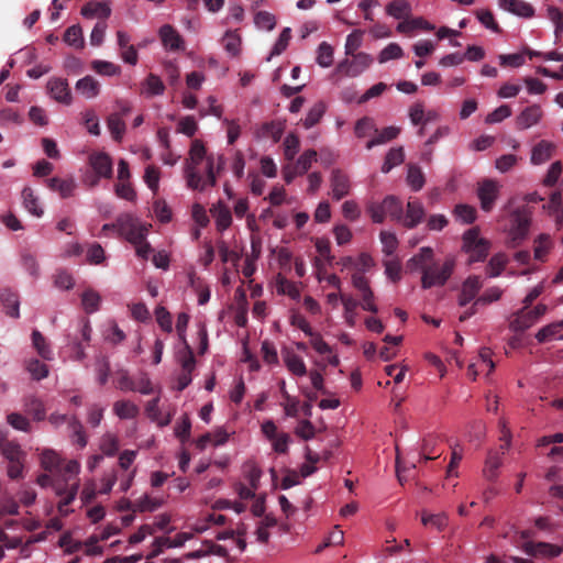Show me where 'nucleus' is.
Wrapping results in <instances>:
<instances>
[{
	"label": "nucleus",
	"mask_w": 563,
	"mask_h": 563,
	"mask_svg": "<svg viewBox=\"0 0 563 563\" xmlns=\"http://www.w3.org/2000/svg\"><path fill=\"white\" fill-rule=\"evenodd\" d=\"M47 186L53 191H58L62 198L70 197L76 188L74 179L53 177L47 180Z\"/></svg>",
	"instance_id": "obj_25"
},
{
	"label": "nucleus",
	"mask_w": 563,
	"mask_h": 563,
	"mask_svg": "<svg viewBox=\"0 0 563 563\" xmlns=\"http://www.w3.org/2000/svg\"><path fill=\"white\" fill-rule=\"evenodd\" d=\"M352 59H344L336 66V73L349 77H356L369 67L373 59L368 54L358 53L352 55Z\"/></svg>",
	"instance_id": "obj_6"
},
{
	"label": "nucleus",
	"mask_w": 563,
	"mask_h": 563,
	"mask_svg": "<svg viewBox=\"0 0 563 563\" xmlns=\"http://www.w3.org/2000/svg\"><path fill=\"white\" fill-rule=\"evenodd\" d=\"M113 411L120 419H133L139 415V407L130 400H118L113 404Z\"/></svg>",
	"instance_id": "obj_30"
},
{
	"label": "nucleus",
	"mask_w": 563,
	"mask_h": 563,
	"mask_svg": "<svg viewBox=\"0 0 563 563\" xmlns=\"http://www.w3.org/2000/svg\"><path fill=\"white\" fill-rule=\"evenodd\" d=\"M455 262L453 258H446L442 265L431 263L422 266L421 284L422 288L429 289L434 286H443L451 277Z\"/></svg>",
	"instance_id": "obj_2"
},
{
	"label": "nucleus",
	"mask_w": 563,
	"mask_h": 563,
	"mask_svg": "<svg viewBox=\"0 0 563 563\" xmlns=\"http://www.w3.org/2000/svg\"><path fill=\"white\" fill-rule=\"evenodd\" d=\"M507 264V257L504 254L494 255L487 266V273L490 277H497Z\"/></svg>",
	"instance_id": "obj_63"
},
{
	"label": "nucleus",
	"mask_w": 563,
	"mask_h": 563,
	"mask_svg": "<svg viewBox=\"0 0 563 563\" xmlns=\"http://www.w3.org/2000/svg\"><path fill=\"white\" fill-rule=\"evenodd\" d=\"M400 129L397 126H387L384 128L380 132H378L377 136L369 140L366 143V148L372 150L376 145L384 144L389 142L398 136Z\"/></svg>",
	"instance_id": "obj_34"
},
{
	"label": "nucleus",
	"mask_w": 563,
	"mask_h": 563,
	"mask_svg": "<svg viewBox=\"0 0 563 563\" xmlns=\"http://www.w3.org/2000/svg\"><path fill=\"white\" fill-rule=\"evenodd\" d=\"M386 12L395 19L400 20L410 14L411 8L406 0H394L387 4Z\"/></svg>",
	"instance_id": "obj_37"
},
{
	"label": "nucleus",
	"mask_w": 563,
	"mask_h": 563,
	"mask_svg": "<svg viewBox=\"0 0 563 563\" xmlns=\"http://www.w3.org/2000/svg\"><path fill=\"white\" fill-rule=\"evenodd\" d=\"M284 361H285L287 368L294 375L303 376L307 374L306 364L299 355H297L292 352H287L286 355L284 356Z\"/></svg>",
	"instance_id": "obj_35"
},
{
	"label": "nucleus",
	"mask_w": 563,
	"mask_h": 563,
	"mask_svg": "<svg viewBox=\"0 0 563 563\" xmlns=\"http://www.w3.org/2000/svg\"><path fill=\"white\" fill-rule=\"evenodd\" d=\"M100 296L95 290H86L81 296V302L87 313H92L99 309Z\"/></svg>",
	"instance_id": "obj_51"
},
{
	"label": "nucleus",
	"mask_w": 563,
	"mask_h": 563,
	"mask_svg": "<svg viewBox=\"0 0 563 563\" xmlns=\"http://www.w3.org/2000/svg\"><path fill=\"white\" fill-rule=\"evenodd\" d=\"M100 450L107 456H113L119 451V440L112 433H106L101 438Z\"/></svg>",
	"instance_id": "obj_53"
},
{
	"label": "nucleus",
	"mask_w": 563,
	"mask_h": 563,
	"mask_svg": "<svg viewBox=\"0 0 563 563\" xmlns=\"http://www.w3.org/2000/svg\"><path fill=\"white\" fill-rule=\"evenodd\" d=\"M562 330L563 329L560 322L551 323L540 329L536 334V339L540 343H544L551 339H559V335Z\"/></svg>",
	"instance_id": "obj_49"
},
{
	"label": "nucleus",
	"mask_w": 563,
	"mask_h": 563,
	"mask_svg": "<svg viewBox=\"0 0 563 563\" xmlns=\"http://www.w3.org/2000/svg\"><path fill=\"white\" fill-rule=\"evenodd\" d=\"M404 159L405 153L401 146L390 148L385 156V161L382 165V172L384 174L389 173L394 167L400 165Z\"/></svg>",
	"instance_id": "obj_29"
},
{
	"label": "nucleus",
	"mask_w": 563,
	"mask_h": 563,
	"mask_svg": "<svg viewBox=\"0 0 563 563\" xmlns=\"http://www.w3.org/2000/svg\"><path fill=\"white\" fill-rule=\"evenodd\" d=\"M421 521L424 526H432L437 530L442 531L448 526V517L444 512L428 515L426 512L422 514Z\"/></svg>",
	"instance_id": "obj_54"
},
{
	"label": "nucleus",
	"mask_w": 563,
	"mask_h": 563,
	"mask_svg": "<svg viewBox=\"0 0 563 563\" xmlns=\"http://www.w3.org/2000/svg\"><path fill=\"white\" fill-rule=\"evenodd\" d=\"M161 505H162V500L152 498L148 495H144L141 498H139L137 500H135L133 503V506L129 507V509H132V511H140V512L154 511L155 509L161 507Z\"/></svg>",
	"instance_id": "obj_40"
},
{
	"label": "nucleus",
	"mask_w": 563,
	"mask_h": 563,
	"mask_svg": "<svg viewBox=\"0 0 563 563\" xmlns=\"http://www.w3.org/2000/svg\"><path fill=\"white\" fill-rule=\"evenodd\" d=\"M340 300L344 307V319L349 327L355 325L356 308L360 305L358 301L351 296L341 294Z\"/></svg>",
	"instance_id": "obj_36"
},
{
	"label": "nucleus",
	"mask_w": 563,
	"mask_h": 563,
	"mask_svg": "<svg viewBox=\"0 0 563 563\" xmlns=\"http://www.w3.org/2000/svg\"><path fill=\"white\" fill-rule=\"evenodd\" d=\"M8 423L15 430L29 432L31 423L26 417L18 412H11L7 417Z\"/></svg>",
	"instance_id": "obj_60"
},
{
	"label": "nucleus",
	"mask_w": 563,
	"mask_h": 563,
	"mask_svg": "<svg viewBox=\"0 0 563 563\" xmlns=\"http://www.w3.org/2000/svg\"><path fill=\"white\" fill-rule=\"evenodd\" d=\"M64 41L75 48L84 46L82 30L79 25L69 26L64 34Z\"/></svg>",
	"instance_id": "obj_48"
},
{
	"label": "nucleus",
	"mask_w": 563,
	"mask_h": 563,
	"mask_svg": "<svg viewBox=\"0 0 563 563\" xmlns=\"http://www.w3.org/2000/svg\"><path fill=\"white\" fill-rule=\"evenodd\" d=\"M145 233L146 229L144 227H133L130 232V240L137 245L136 254L143 258H146L152 251L151 245L144 241Z\"/></svg>",
	"instance_id": "obj_22"
},
{
	"label": "nucleus",
	"mask_w": 563,
	"mask_h": 563,
	"mask_svg": "<svg viewBox=\"0 0 563 563\" xmlns=\"http://www.w3.org/2000/svg\"><path fill=\"white\" fill-rule=\"evenodd\" d=\"M89 164L97 174V177L90 184L91 186L97 185L98 177L110 178L112 176V162L108 154L103 152L91 154Z\"/></svg>",
	"instance_id": "obj_10"
},
{
	"label": "nucleus",
	"mask_w": 563,
	"mask_h": 563,
	"mask_svg": "<svg viewBox=\"0 0 563 563\" xmlns=\"http://www.w3.org/2000/svg\"><path fill=\"white\" fill-rule=\"evenodd\" d=\"M211 213L216 219L217 229L220 231L227 230L232 223V216L230 209L223 203H218L211 209Z\"/></svg>",
	"instance_id": "obj_28"
},
{
	"label": "nucleus",
	"mask_w": 563,
	"mask_h": 563,
	"mask_svg": "<svg viewBox=\"0 0 563 563\" xmlns=\"http://www.w3.org/2000/svg\"><path fill=\"white\" fill-rule=\"evenodd\" d=\"M276 289H277L278 294L287 295L291 299L300 298L299 287L294 282L288 280L286 277L282 276L280 274L277 276V279H276Z\"/></svg>",
	"instance_id": "obj_33"
},
{
	"label": "nucleus",
	"mask_w": 563,
	"mask_h": 563,
	"mask_svg": "<svg viewBox=\"0 0 563 563\" xmlns=\"http://www.w3.org/2000/svg\"><path fill=\"white\" fill-rule=\"evenodd\" d=\"M534 258L545 261L551 247L552 241L549 234H540L534 241Z\"/></svg>",
	"instance_id": "obj_38"
},
{
	"label": "nucleus",
	"mask_w": 563,
	"mask_h": 563,
	"mask_svg": "<svg viewBox=\"0 0 563 563\" xmlns=\"http://www.w3.org/2000/svg\"><path fill=\"white\" fill-rule=\"evenodd\" d=\"M530 227V220L523 214H516L514 218V224L510 230V235L514 242L522 241L528 234Z\"/></svg>",
	"instance_id": "obj_27"
},
{
	"label": "nucleus",
	"mask_w": 563,
	"mask_h": 563,
	"mask_svg": "<svg viewBox=\"0 0 563 563\" xmlns=\"http://www.w3.org/2000/svg\"><path fill=\"white\" fill-rule=\"evenodd\" d=\"M330 183L332 189V198L334 200L339 201L349 195L350 179L342 170H332Z\"/></svg>",
	"instance_id": "obj_12"
},
{
	"label": "nucleus",
	"mask_w": 563,
	"mask_h": 563,
	"mask_svg": "<svg viewBox=\"0 0 563 563\" xmlns=\"http://www.w3.org/2000/svg\"><path fill=\"white\" fill-rule=\"evenodd\" d=\"M522 549L528 555L541 559L556 558L563 552V548L561 545L548 542L526 541L522 544Z\"/></svg>",
	"instance_id": "obj_8"
},
{
	"label": "nucleus",
	"mask_w": 563,
	"mask_h": 563,
	"mask_svg": "<svg viewBox=\"0 0 563 563\" xmlns=\"http://www.w3.org/2000/svg\"><path fill=\"white\" fill-rule=\"evenodd\" d=\"M440 456L435 450V440L432 438H424L421 444V454L419 463H426L429 460H434Z\"/></svg>",
	"instance_id": "obj_52"
},
{
	"label": "nucleus",
	"mask_w": 563,
	"mask_h": 563,
	"mask_svg": "<svg viewBox=\"0 0 563 563\" xmlns=\"http://www.w3.org/2000/svg\"><path fill=\"white\" fill-rule=\"evenodd\" d=\"M371 131L378 132L372 118L364 117L356 121L354 133L358 139L365 137Z\"/></svg>",
	"instance_id": "obj_58"
},
{
	"label": "nucleus",
	"mask_w": 563,
	"mask_h": 563,
	"mask_svg": "<svg viewBox=\"0 0 563 563\" xmlns=\"http://www.w3.org/2000/svg\"><path fill=\"white\" fill-rule=\"evenodd\" d=\"M463 247L470 254L471 262H483L489 252V242L479 238L477 228L467 230L463 235Z\"/></svg>",
	"instance_id": "obj_4"
},
{
	"label": "nucleus",
	"mask_w": 563,
	"mask_h": 563,
	"mask_svg": "<svg viewBox=\"0 0 563 563\" xmlns=\"http://www.w3.org/2000/svg\"><path fill=\"white\" fill-rule=\"evenodd\" d=\"M81 14L87 19L98 18L106 20L111 14V8L108 2L96 0L85 4L81 9Z\"/></svg>",
	"instance_id": "obj_20"
},
{
	"label": "nucleus",
	"mask_w": 563,
	"mask_h": 563,
	"mask_svg": "<svg viewBox=\"0 0 563 563\" xmlns=\"http://www.w3.org/2000/svg\"><path fill=\"white\" fill-rule=\"evenodd\" d=\"M380 242L383 244V252L388 256L394 254L398 246V240L395 233L389 231L380 232Z\"/></svg>",
	"instance_id": "obj_64"
},
{
	"label": "nucleus",
	"mask_w": 563,
	"mask_h": 563,
	"mask_svg": "<svg viewBox=\"0 0 563 563\" xmlns=\"http://www.w3.org/2000/svg\"><path fill=\"white\" fill-rule=\"evenodd\" d=\"M285 131V124L282 121H271L263 123L255 132L258 139H271L274 143L280 141Z\"/></svg>",
	"instance_id": "obj_18"
},
{
	"label": "nucleus",
	"mask_w": 563,
	"mask_h": 563,
	"mask_svg": "<svg viewBox=\"0 0 563 563\" xmlns=\"http://www.w3.org/2000/svg\"><path fill=\"white\" fill-rule=\"evenodd\" d=\"M402 55V48L397 43H390L380 52L378 62L383 64L390 59L400 58Z\"/></svg>",
	"instance_id": "obj_61"
},
{
	"label": "nucleus",
	"mask_w": 563,
	"mask_h": 563,
	"mask_svg": "<svg viewBox=\"0 0 563 563\" xmlns=\"http://www.w3.org/2000/svg\"><path fill=\"white\" fill-rule=\"evenodd\" d=\"M82 120L84 125L86 126L87 131L92 135H100V125L97 114L93 110H86L82 113Z\"/></svg>",
	"instance_id": "obj_62"
},
{
	"label": "nucleus",
	"mask_w": 563,
	"mask_h": 563,
	"mask_svg": "<svg viewBox=\"0 0 563 563\" xmlns=\"http://www.w3.org/2000/svg\"><path fill=\"white\" fill-rule=\"evenodd\" d=\"M423 217L424 209L422 205L417 200L408 201L406 214H402V219L400 221L406 228L412 229L422 221Z\"/></svg>",
	"instance_id": "obj_17"
},
{
	"label": "nucleus",
	"mask_w": 563,
	"mask_h": 563,
	"mask_svg": "<svg viewBox=\"0 0 563 563\" xmlns=\"http://www.w3.org/2000/svg\"><path fill=\"white\" fill-rule=\"evenodd\" d=\"M108 129L115 141H121L125 132V123L121 119V114L112 113L107 120Z\"/></svg>",
	"instance_id": "obj_39"
},
{
	"label": "nucleus",
	"mask_w": 563,
	"mask_h": 563,
	"mask_svg": "<svg viewBox=\"0 0 563 563\" xmlns=\"http://www.w3.org/2000/svg\"><path fill=\"white\" fill-rule=\"evenodd\" d=\"M183 344V349L178 350L176 353L177 362L180 364L181 371L194 372L196 368L194 351L187 341Z\"/></svg>",
	"instance_id": "obj_26"
},
{
	"label": "nucleus",
	"mask_w": 563,
	"mask_h": 563,
	"mask_svg": "<svg viewBox=\"0 0 563 563\" xmlns=\"http://www.w3.org/2000/svg\"><path fill=\"white\" fill-rule=\"evenodd\" d=\"M325 112V106L323 102H317L308 112L307 117L303 120V126L306 129H311L316 124L319 123L321 118Z\"/></svg>",
	"instance_id": "obj_50"
},
{
	"label": "nucleus",
	"mask_w": 563,
	"mask_h": 563,
	"mask_svg": "<svg viewBox=\"0 0 563 563\" xmlns=\"http://www.w3.org/2000/svg\"><path fill=\"white\" fill-rule=\"evenodd\" d=\"M554 146L548 141L539 142L533 148L531 154V163L540 165L545 163L552 157Z\"/></svg>",
	"instance_id": "obj_24"
},
{
	"label": "nucleus",
	"mask_w": 563,
	"mask_h": 563,
	"mask_svg": "<svg viewBox=\"0 0 563 563\" xmlns=\"http://www.w3.org/2000/svg\"><path fill=\"white\" fill-rule=\"evenodd\" d=\"M223 47L231 56H236L240 52L241 37L236 31H228L222 38Z\"/></svg>",
	"instance_id": "obj_42"
},
{
	"label": "nucleus",
	"mask_w": 563,
	"mask_h": 563,
	"mask_svg": "<svg viewBox=\"0 0 563 563\" xmlns=\"http://www.w3.org/2000/svg\"><path fill=\"white\" fill-rule=\"evenodd\" d=\"M76 90L87 99L97 97L100 92L99 82L91 76H86L76 82Z\"/></svg>",
	"instance_id": "obj_23"
},
{
	"label": "nucleus",
	"mask_w": 563,
	"mask_h": 563,
	"mask_svg": "<svg viewBox=\"0 0 563 563\" xmlns=\"http://www.w3.org/2000/svg\"><path fill=\"white\" fill-rule=\"evenodd\" d=\"M300 141L297 135L288 134L284 141V155L287 161H292L297 155Z\"/></svg>",
	"instance_id": "obj_57"
},
{
	"label": "nucleus",
	"mask_w": 563,
	"mask_h": 563,
	"mask_svg": "<svg viewBox=\"0 0 563 563\" xmlns=\"http://www.w3.org/2000/svg\"><path fill=\"white\" fill-rule=\"evenodd\" d=\"M454 214L457 220L465 224H470L476 219V209L468 205H457L454 209Z\"/></svg>",
	"instance_id": "obj_55"
},
{
	"label": "nucleus",
	"mask_w": 563,
	"mask_h": 563,
	"mask_svg": "<svg viewBox=\"0 0 563 563\" xmlns=\"http://www.w3.org/2000/svg\"><path fill=\"white\" fill-rule=\"evenodd\" d=\"M254 23L258 29L272 31L276 25V19L267 11H258L254 16Z\"/></svg>",
	"instance_id": "obj_56"
},
{
	"label": "nucleus",
	"mask_w": 563,
	"mask_h": 563,
	"mask_svg": "<svg viewBox=\"0 0 563 563\" xmlns=\"http://www.w3.org/2000/svg\"><path fill=\"white\" fill-rule=\"evenodd\" d=\"M22 198L24 207L34 216L41 217L43 214V210L37 205V197L34 195V191L30 187H25L22 191Z\"/></svg>",
	"instance_id": "obj_47"
},
{
	"label": "nucleus",
	"mask_w": 563,
	"mask_h": 563,
	"mask_svg": "<svg viewBox=\"0 0 563 563\" xmlns=\"http://www.w3.org/2000/svg\"><path fill=\"white\" fill-rule=\"evenodd\" d=\"M548 310L543 303L537 305L533 309L523 307L515 313L509 323V328L514 332H523L532 327Z\"/></svg>",
	"instance_id": "obj_5"
},
{
	"label": "nucleus",
	"mask_w": 563,
	"mask_h": 563,
	"mask_svg": "<svg viewBox=\"0 0 563 563\" xmlns=\"http://www.w3.org/2000/svg\"><path fill=\"white\" fill-rule=\"evenodd\" d=\"M407 183L412 190L419 191L424 185V175L420 167L410 165L408 167Z\"/></svg>",
	"instance_id": "obj_46"
},
{
	"label": "nucleus",
	"mask_w": 563,
	"mask_h": 563,
	"mask_svg": "<svg viewBox=\"0 0 563 563\" xmlns=\"http://www.w3.org/2000/svg\"><path fill=\"white\" fill-rule=\"evenodd\" d=\"M213 167V156H207L203 143L200 140H194L185 168L187 186L198 190H203L207 186H214L217 178Z\"/></svg>",
	"instance_id": "obj_1"
},
{
	"label": "nucleus",
	"mask_w": 563,
	"mask_h": 563,
	"mask_svg": "<svg viewBox=\"0 0 563 563\" xmlns=\"http://www.w3.org/2000/svg\"><path fill=\"white\" fill-rule=\"evenodd\" d=\"M91 67L95 71L104 76H114L120 74V67L111 62L93 60Z\"/></svg>",
	"instance_id": "obj_59"
},
{
	"label": "nucleus",
	"mask_w": 563,
	"mask_h": 563,
	"mask_svg": "<svg viewBox=\"0 0 563 563\" xmlns=\"http://www.w3.org/2000/svg\"><path fill=\"white\" fill-rule=\"evenodd\" d=\"M47 89L57 102L70 104L71 93L66 79L52 78L47 82Z\"/></svg>",
	"instance_id": "obj_11"
},
{
	"label": "nucleus",
	"mask_w": 563,
	"mask_h": 563,
	"mask_svg": "<svg viewBox=\"0 0 563 563\" xmlns=\"http://www.w3.org/2000/svg\"><path fill=\"white\" fill-rule=\"evenodd\" d=\"M482 288V282L478 276H470L462 285L459 296V305L464 307L474 300Z\"/></svg>",
	"instance_id": "obj_13"
},
{
	"label": "nucleus",
	"mask_w": 563,
	"mask_h": 563,
	"mask_svg": "<svg viewBox=\"0 0 563 563\" xmlns=\"http://www.w3.org/2000/svg\"><path fill=\"white\" fill-rule=\"evenodd\" d=\"M1 454L9 463L25 460L26 456L20 444L13 441L5 443V448H3Z\"/></svg>",
	"instance_id": "obj_43"
},
{
	"label": "nucleus",
	"mask_w": 563,
	"mask_h": 563,
	"mask_svg": "<svg viewBox=\"0 0 563 563\" xmlns=\"http://www.w3.org/2000/svg\"><path fill=\"white\" fill-rule=\"evenodd\" d=\"M433 258V251L431 247H422L416 256H413L408 265L413 269H420L422 272L423 265H430Z\"/></svg>",
	"instance_id": "obj_44"
},
{
	"label": "nucleus",
	"mask_w": 563,
	"mask_h": 563,
	"mask_svg": "<svg viewBox=\"0 0 563 563\" xmlns=\"http://www.w3.org/2000/svg\"><path fill=\"white\" fill-rule=\"evenodd\" d=\"M143 91L147 97L161 96L165 91V86L161 78L154 74H150L142 84Z\"/></svg>",
	"instance_id": "obj_32"
},
{
	"label": "nucleus",
	"mask_w": 563,
	"mask_h": 563,
	"mask_svg": "<svg viewBox=\"0 0 563 563\" xmlns=\"http://www.w3.org/2000/svg\"><path fill=\"white\" fill-rule=\"evenodd\" d=\"M367 211L376 223H383L386 217L396 221L402 219V203L395 196H387L382 202H372Z\"/></svg>",
	"instance_id": "obj_3"
},
{
	"label": "nucleus",
	"mask_w": 563,
	"mask_h": 563,
	"mask_svg": "<svg viewBox=\"0 0 563 563\" xmlns=\"http://www.w3.org/2000/svg\"><path fill=\"white\" fill-rule=\"evenodd\" d=\"M498 4L503 10L521 18H532L534 15L533 7L523 0H498Z\"/></svg>",
	"instance_id": "obj_15"
},
{
	"label": "nucleus",
	"mask_w": 563,
	"mask_h": 563,
	"mask_svg": "<svg viewBox=\"0 0 563 563\" xmlns=\"http://www.w3.org/2000/svg\"><path fill=\"white\" fill-rule=\"evenodd\" d=\"M504 438L506 440H505V443L499 446L500 452H497V451L496 452H489L488 455H487V459L485 461V467L483 470V474L490 482L496 481V478L498 476L497 471H498V468L503 464L501 455L505 454V452L510 446V434H509V431H507V433H504Z\"/></svg>",
	"instance_id": "obj_7"
},
{
	"label": "nucleus",
	"mask_w": 563,
	"mask_h": 563,
	"mask_svg": "<svg viewBox=\"0 0 563 563\" xmlns=\"http://www.w3.org/2000/svg\"><path fill=\"white\" fill-rule=\"evenodd\" d=\"M499 195V185L496 180L485 179L478 185L477 196L481 201V208L489 212Z\"/></svg>",
	"instance_id": "obj_9"
},
{
	"label": "nucleus",
	"mask_w": 563,
	"mask_h": 563,
	"mask_svg": "<svg viewBox=\"0 0 563 563\" xmlns=\"http://www.w3.org/2000/svg\"><path fill=\"white\" fill-rule=\"evenodd\" d=\"M159 36L165 48L170 51L184 49V41L172 25H163L159 29Z\"/></svg>",
	"instance_id": "obj_16"
},
{
	"label": "nucleus",
	"mask_w": 563,
	"mask_h": 563,
	"mask_svg": "<svg viewBox=\"0 0 563 563\" xmlns=\"http://www.w3.org/2000/svg\"><path fill=\"white\" fill-rule=\"evenodd\" d=\"M317 161V152L314 150L305 151L297 159L294 169L296 174L302 175L308 172L311 164Z\"/></svg>",
	"instance_id": "obj_41"
},
{
	"label": "nucleus",
	"mask_w": 563,
	"mask_h": 563,
	"mask_svg": "<svg viewBox=\"0 0 563 563\" xmlns=\"http://www.w3.org/2000/svg\"><path fill=\"white\" fill-rule=\"evenodd\" d=\"M542 118V109L538 104L527 107L516 119V125L519 130H526L537 124Z\"/></svg>",
	"instance_id": "obj_14"
},
{
	"label": "nucleus",
	"mask_w": 563,
	"mask_h": 563,
	"mask_svg": "<svg viewBox=\"0 0 563 563\" xmlns=\"http://www.w3.org/2000/svg\"><path fill=\"white\" fill-rule=\"evenodd\" d=\"M317 63L319 66L327 68L333 63V48L327 43L322 42L319 44L317 49Z\"/></svg>",
	"instance_id": "obj_45"
},
{
	"label": "nucleus",
	"mask_w": 563,
	"mask_h": 563,
	"mask_svg": "<svg viewBox=\"0 0 563 563\" xmlns=\"http://www.w3.org/2000/svg\"><path fill=\"white\" fill-rule=\"evenodd\" d=\"M32 343L38 355L44 360H52L53 352L46 339L38 330L32 332Z\"/></svg>",
	"instance_id": "obj_31"
},
{
	"label": "nucleus",
	"mask_w": 563,
	"mask_h": 563,
	"mask_svg": "<svg viewBox=\"0 0 563 563\" xmlns=\"http://www.w3.org/2000/svg\"><path fill=\"white\" fill-rule=\"evenodd\" d=\"M0 301L3 305L5 313L11 318L20 317V300L16 292L4 289L0 294Z\"/></svg>",
	"instance_id": "obj_21"
},
{
	"label": "nucleus",
	"mask_w": 563,
	"mask_h": 563,
	"mask_svg": "<svg viewBox=\"0 0 563 563\" xmlns=\"http://www.w3.org/2000/svg\"><path fill=\"white\" fill-rule=\"evenodd\" d=\"M23 409L26 415L32 416L36 421H42L46 417L44 402L34 395L24 397Z\"/></svg>",
	"instance_id": "obj_19"
}]
</instances>
